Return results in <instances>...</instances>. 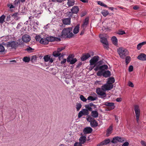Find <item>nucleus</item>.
Returning a JSON list of instances; mask_svg holds the SVG:
<instances>
[{
	"mask_svg": "<svg viewBox=\"0 0 146 146\" xmlns=\"http://www.w3.org/2000/svg\"><path fill=\"white\" fill-rule=\"evenodd\" d=\"M92 129L90 127H87L85 128L83 130V132L84 134H89L92 133Z\"/></svg>",
	"mask_w": 146,
	"mask_h": 146,
	"instance_id": "nucleus-13",
	"label": "nucleus"
},
{
	"mask_svg": "<svg viewBox=\"0 0 146 146\" xmlns=\"http://www.w3.org/2000/svg\"><path fill=\"white\" fill-rule=\"evenodd\" d=\"M50 57V56H49L48 55L44 56L43 58L44 59V61L46 62H48L49 60Z\"/></svg>",
	"mask_w": 146,
	"mask_h": 146,
	"instance_id": "nucleus-42",
	"label": "nucleus"
},
{
	"mask_svg": "<svg viewBox=\"0 0 146 146\" xmlns=\"http://www.w3.org/2000/svg\"><path fill=\"white\" fill-rule=\"evenodd\" d=\"M7 6L8 7H9V8L10 9H11L12 8H15V7L13 6V5L12 4H7Z\"/></svg>",
	"mask_w": 146,
	"mask_h": 146,
	"instance_id": "nucleus-59",
	"label": "nucleus"
},
{
	"mask_svg": "<svg viewBox=\"0 0 146 146\" xmlns=\"http://www.w3.org/2000/svg\"><path fill=\"white\" fill-rule=\"evenodd\" d=\"M87 120L90 122L91 126L92 127H96L98 126V124L97 122L94 118L88 115L87 118Z\"/></svg>",
	"mask_w": 146,
	"mask_h": 146,
	"instance_id": "nucleus-3",
	"label": "nucleus"
},
{
	"mask_svg": "<svg viewBox=\"0 0 146 146\" xmlns=\"http://www.w3.org/2000/svg\"><path fill=\"white\" fill-rule=\"evenodd\" d=\"M146 44V41L143 42L139 44L137 46V49L139 50L142 46Z\"/></svg>",
	"mask_w": 146,
	"mask_h": 146,
	"instance_id": "nucleus-27",
	"label": "nucleus"
},
{
	"mask_svg": "<svg viewBox=\"0 0 146 146\" xmlns=\"http://www.w3.org/2000/svg\"><path fill=\"white\" fill-rule=\"evenodd\" d=\"M89 22V19L88 18H86L85 19V21L82 25V26L83 27H86V26L88 24Z\"/></svg>",
	"mask_w": 146,
	"mask_h": 146,
	"instance_id": "nucleus-33",
	"label": "nucleus"
},
{
	"mask_svg": "<svg viewBox=\"0 0 146 146\" xmlns=\"http://www.w3.org/2000/svg\"><path fill=\"white\" fill-rule=\"evenodd\" d=\"M82 144L80 143H78V142L75 143L74 145V146H82Z\"/></svg>",
	"mask_w": 146,
	"mask_h": 146,
	"instance_id": "nucleus-62",
	"label": "nucleus"
},
{
	"mask_svg": "<svg viewBox=\"0 0 146 146\" xmlns=\"http://www.w3.org/2000/svg\"><path fill=\"white\" fill-rule=\"evenodd\" d=\"M108 68V66L107 65L104 64L101 66H97L94 69V70L96 71L100 70V71H99L98 72H102L105 71V70H107Z\"/></svg>",
	"mask_w": 146,
	"mask_h": 146,
	"instance_id": "nucleus-6",
	"label": "nucleus"
},
{
	"mask_svg": "<svg viewBox=\"0 0 146 146\" xmlns=\"http://www.w3.org/2000/svg\"><path fill=\"white\" fill-rule=\"evenodd\" d=\"M115 82V79L113 77H110L108 78V80L107 82L110 83L111 84L114 83Z\"/></svg>",
	"mask_w": 146,
	"mask_h": 146,
	"instance_id": "nucleus-31",
	"label": "nucleus"
},
{
	"mask_svg": "<svg viewBox=\"0 0 146 146\" xmlns=\"http://www.w3.org/2000/svg\"><path fill=\"white\" fill-rule=\"evenodd\" d=\"M117 52L120 57L124 59L128 54V51L127 49L122 47L119 48L117 50Z\"/></svg>",
	"mask_w": 146,
	"mask_h": 146,
	"instance_id": "nucleus-2",
	"label": "nucleus"
},
{
	"mask_svg": "<svg viewBox=\"0 0 146 146\" xmlns=\"http://www.w3.org/2000/svg\"><path fill=\"white\" fill-rule=\"evenodd\" d=\"M119 138L120 139H119V142H123L124 140V138H122L121 137H119Z\"/></svg>",
	"mask_w": 146,
	"mask_h": 146,
	"instance_id": "nucleus-63",
	"label": "nucleus"
},
{
	"mask_svg": "<svg viewBox=\"0 0 146 146\" xmlns=\"http://www.w3.org/2000/svg\"><path fill=\"white\" fill-rule=\"evenodd\" d=\"M119 139H120L119 138V137H113V138L112 140L111 141V142L113 143H116L119 142Z\"/></svg>",
	"mask_w": 146,
	"mask_h": 146,
	"instance_id": "nucleus-30",
	"label": "nucleus"
},
{
	"mask_svg": "<svg viewBox=\"0 0 146 146\" xmlns=\"http://www.w3.org/2000/svg\"><path fill=\"white\" fill-rule=\"evenodd\" d=\"M23 60L25 62H29L30 60V58L29 57L25 56L23 58Z\"/></svg>",
	"mask_w": 146,
	"mask_h": 146,
	"instance_id": "nucleus-38",
	"label": "nucleus"
},
{
	"mask_svg": "<svg viewBox=\"0 0 146 146\" xmlns=\"http://www.w3.org/2000/svg\"><path fill=\"white\" fill-rule=\"evenodd\" d=\"M113 130L112 125H111L106 130V136L108 137L112 133Z\"/></svg>",
	"mask_w": 146,
	"mask_h": 146,
	"instance_id": "nucleus-19",
	"label": "nucleus"
},
{
	"mask_svg": "<svg viewBox=\"0 0 146 146\" xmlns=\"http://www.w3.org/2000/svg\"><path fill=\"white\" fill-rule=\"evenodd\" d=\"M42 38L41 37V36L40 35H36L35 37V39L36 40V41H39L40 42V40Z\"/></svg>",
	"mask_w": 146,
	"mask_h": 146,
	"instance_id": "nucleus-47",
	"label": "nucleus"
},
{
	"mask_svg": "<svg viewBox=\"0 0 146 146\" xmlns=\"http://www.w3.org/2000/svg\"><path fill=\"white\" fill-rule=\"evenodd\" d=\"M98 99L97 97H94L92 96H89L87 98V99L89 100L93 101L96 100Z\"/></svg>",
	"mask_w": 146,
	"mask_h": 146,
	"instance_id": "nucleus-37",
	"label": "nucleus"
},
{
	"mask_svg": "<svg viewBox=\"0 0 146 146\" xmlns=\"http://www.w3.org/2000/svg\"><path fill=\"white\" fill-rule=\"evenodd\" d=\"M98 5H100L101 6L104 7H108L107 5L104 4L101 1H99L98 2Z\"/></svg>",
	"mask_w": 146,
	"mask_h": 146,
	"instance_id": "nucleus-46",
	"label": "nucleus"
},
{
	"mask_svg": "<svg viewBox=\"0 0 146 146\" xmlns=\"http://www.w3.org/2000/svg\"><path fill=\"white\" fill-rule=\"evenodd\" d=\"M134 110L135 113V116L137 122H138L139 117L140 115V111L138 105H135L134 106Z\"/></svg>",
	"mask_w": 146,
	"mask_h": 146,
	"instance_id": "nucleus-10",
	"label": "nucleus"
},
{
	"mask_svg": "<svg viewBox=\"0 0 146 146\" xmlns=\"http://www.w3.org/2000/svg\"><path fill=\"white\" fill-rule=\"evenodd\" d=\"M104 47L107 50H108L109 48L108 42H107L106 44H104Z\"/></svg>",
	"mask_w": 146,
	"mask_h": 146,
	"instance_id": "nucleus-53",
	"label": "nucleus"
},
{
	"mask_svg": "<svg viewBox=\"0 0 146 146\" xmlns=\"http://www.w3.org/2000/svg\"><path fill=\"white\" fill-rule=\"evenodd\" d=\"M79 25H77L74 28L73 30V33L74 34H76L78 33L79 30Z\"/></svg>",
	"mask_w": 146,
	"mask_h": 146,
	"instance_id": "nucleus-28",
	"label": "nucleus"
},
{
	"mask_svg": "<svg viewBox=\"0 0 146 146\" xmlns=\"http://www.w3.org/2000/svg\"><path fill=\"white\" fill-rule=\"evenodd\" d=\"M48 42H54L56 40V38L55 37L52 36H50L48 37H47Z\"/></svg>",
	"mask_w": 146,
	"mask_h": 146,
	"instance_id": "nucleus-25",
	"label": "nucleus"
},
{
	"mask_svg": "<svg viewBox=\"0 0 146 146\" xmlns=\"http://www.w3.org/2000/svg\"><path fill=\"white\" fill-rule=\"evenodd\" d=\"M129 143L127 142L124 143L122 145V146H128Z\"/></svg>",
	"mask_w": 146,
	"mask_h": 146,
	"instance_id": "nucleus-64",
	"label": "nucleus"
},
{
	"mask_svg": "<svg viewBox=\"0 0 146 146\" xmlns=\"http://www.w3.org/2000/svg\"><path fill=\"white\" fill-rule=\"evenodd\" d=\"M133 70V67L132 65L129 66V72H132Z\"/></svg>",
	"mask_w": 146,
	"mask_h": 146,
	"instance_id": "nucleus-60",
	"label": "nucleus"
},
{
	"mask_svg": "<svg viewBox=\"0 0 146 146\" xmlns=\"http://www.w3.org/2000/svg\"><path fill=\"white\" fill-rule=\"evenodd\" d=\"M105 92L103 91L102 88H98L96 89V93L99 96H100V98L104 99H105L107 95Z\"/></svg>",
	"mask_w": 146,
	"mask_h": 146,
	"instance_id": "nucleus-4",
	"label": "nucleus"
},
{
	"mask_svg": "<svg viewBox=\"0 0 146 146\" xmlns=\"http://www.w3.org/2000/svg\"><path fill=\"white\" fill-rule=\"evenodd\" d=\"M137 58L139 60L142 61H145L146 60V54L143 53H141L137 56Z\"/></svg>",
	"mask_w": 146,
	"mask_h": 146,
	"instance_id": "nucleus-15",
	"label": "nucleus"
},
{
	"mask_svg": "<svg viewBox=\"0 0 146 146\" xmlns=\"http://www.w3.org/2000/svg\"><path fill=\"white\" fill-rule=\"evenodd\" d=\"M117 34L119 35H122L123 34H125V32L123 31H119Z\"/></svg>",
	"mask_w": 146,
	"mask_h": 146,
	"instance_id": "nucleus-56",
	"label": "nucleus"
},
{
	"mask_svg": "<svg viewBox=\"0 0 146 146\" xmlns=\"http://www.w3.org/2000/svg\"><path fill=\"white\" fill-rule=\"evenodd\" d=\"M72 31V27H69L64 28L62 31L61 38H72L74 35L71 32Z\"/></svg>",
	"mask_w": 146,
	"mask_h": 146,
	"instance_id": "nucleus-1",
	"label": "nucleus"
},
{
	"mask_svg": "<svg viewBox=\"0 0 146 146\" xmlns=\"http://www.w3.org/2000/svg\"><path fill=\"white\" fill-rule=\"evenodd\" d=\"M19 14L18 13H13L12 15L11 16L12 17H14L15 19L16 20H19L20 17H19Z\"/></svg>",
	"mask_w": 146,
	"mask_h": 146,
	"instance_id": "nucleus-29",
	"label": "nucleus"
},
{
	"mask_svg": "<svg viewBox=\"0 0 146 146\" xmlns=\"http://www.w3.org/2000/svg\"><path fill=\"white\" fill-rule=\"evenodd\" d=\"M52 55L54 57H57L60 55L61 53L58 52L56 50L53 52Z\"/></svg>",
	"mask_w": 146,
	"mask_h": 146,
	"instance_id": "nucleus-36",
	"label": "nucleus"
},
{
	"mask_svg": "<svg viewBox=\"0 0 146 146\" xmlns=\"http://www.w3.org/2000/svg\"><path fill=\"white\" fill-rule=\"evenodd\" d=\"M96 74L98 76H103L105 78L109 77L111 75V72L108 70L102 72H98Z\"/></svg>",
	"mask_w": 146,
	"mask_h": 146,
	"instance_id": "nucleus-5",
	"label": "nucleus"
},
{
	"mask_svg": "<svg viewBox=\"0 0 146 146\" xmlns=\"http://www.w3.org/2000/svg\"><path fill=\"white\" fill-rule=\"evenodd\" d=\"M79 10V9L77 6H74L71 9V11L73 14H77Z\"/></svg>",
	"mask_w": 146,
	"mask_h": 146,
	"instance_id": "nucleus-16",
	"label": "nucleus"
},
{
	"mask_svg": "<svg viewBox=\"0 0 146 146\" xmlns=\"http://www.w3.org/2000/svg\"><path fill=\"white\" fill-rule=\"evenodd\" d=\"M83 115H84L83 112L81 111L79 112L78 114V118H80Z\"/></svg>",
	"mask_w": 146,
	"mask_h": 146,
	"instance_id": "nucleus-54",
	"label": "nucleus"
},
{
	"mask_svg": "<svg viewBox=\"0 0 146 146\" xmlns=\"http://www.w3.org/2000/svg\"><path fill=\"white\" fill-rule=\"evenodd\" d=\"M34 49L31 48L29 46H28L25 49V50L27 51L28 52L31 53L33 52Z\"/></svg>",
	"mask_w": 146,
	"mask_h": 146,
	"instance_id": "nucleus-32",
	"label": "nucleus"
},
{
	"mask_svg": "<svg viewBox=\"0 0 146 146\" xmlns=\"http://www.w3.org/2000/svg\"><path fill=\"white\" fill-rule=\"evenodd\" d=\"M82 105L80 103H76V108L77 111H78L82 107Z\"/></svg>",
	"mask_w": 146,
	"mask_h": 146,
	"instance_id": "nucleus-40",
	"label": "nucleus"
},
{
	"mask_svg": "<svg viewBox=\"0 0 146 146\" xmlns=\"http://www.w3.org/2000/svg\"><path fill=\"white\" fill-rule=\"evenodd\" d=\"M65 49V47H62L60 48H58L57 51L58 52L60 53V52L62 51V50H64Z\"/></svg>",
	"mask_w": 146,
	"mask_h": 146,
	"instance_id": "nucleus-52",
	"label": "nucleus"
},
{
	"mask_svg": "<svg viewBox=\"0 0 146 146\" xmlns=\"http://www.w3.org/2000/svg\"><path fill=\"white\" fill-rule=\"evenodd\" d=\"M104 105L106 106H108V110L110 111L114 109L115 108L114 103L113 102H108L105 103Z\"/></svg>",
	"mask_w": 146,
	"mask_h": 146,
	"instance_id": "nucleus-9",
	"label": "nucleus"
},
{
	"mask_svg": "<svg viewBox=\"0 0 146 146\" xmlns=\"http://www.w3.org/2000/svg\"><path fill=\"white\" fill-rule=\"evenodd\" d=\"M77 61V60L76 58H72V59L71 60L70 62V64H74Z\"/></svg>",
	"mask_w": 146,
	"mask_h": 146,
	"instance_id": "nucleus-44",
	"label": "nucleus"
},
{
	"mask_svg": "<svg viewBox=\"0 0 146 146\" xmlns=\"http://www.w3.org/2000/svg\"><path fill=\"white\" fill-rule=\"evenodd\" d=\"M81 111H82L83 113L84 114V115H88L89 114V112L88 111V110L86 109H83Z\"/></svg>",
	"mask_w": 146,
	"mask_h": 146,
	"instance_id": "nucleus-39",
	"label": "nucleus"
},
{
	"mask_svg": "<svg viewBox=\"0 0 146 146\" xmlns=\"http://www.w3.org/2000/svg\"><path fill=\"white\" fill-rule=\"evenodd\" d=\"M85 107L87 110H88V111H92V109L91 107L89 106L88 105H86L85 106Z\"/></svg>",
	"mask_w": 146,
	"mask_h": 146,
	"instance_id": "nucleus-45",
	"label": "nucleus"
},
{
	"mask_svg": "<svg viewBox=\"0 0 146 146\" xmlns=\"http://www.w3.org/2000/svg\"><path fill=\"white\" fill-rule=\"evenodd\" d=\"M51 1L52 2L61 3L64 1V0H51Z\"/></svg>",
	"mask_w": 146,
	"mask_h": 146,
	"instance_id": "nucleus-57",
	"label": "nucleus"
},
{
	"mask_svg": "<svg viewBox=\"0 0 146 146\" xmlns=\"http://www.w3.org/2000/svg\"><path fill=\"white\" fill-rule=\"evenodd\" d=\"M74 56L72 55H69L67 59V62H70L71 60L72 59V58H73Z\"/></svg>",
	"mask_w": 146,
	"mask_h": 146,
	"instance_id": "nucleus-41",
	"label": "nucleus"
},
{
	"mask_svg": "<svg viewBox=\"0 0 146 146\" xmlns=\"http://www.w3.org/2000/svg\"><path fill=\"white\" fill-rule=\"evenodd\" d=\"M141 143L143 146H146V143L144 141H143V140L141 141Z\"/></svg>",
	"mask_w": 146,
	"mask_h": 146,
	"instance_id": "nucleus-61",
	"label": "nucleus"
},
{
	"mask_svg": "<svg viewBox=\"0 0 146 146\" xmlns=\"http://www.w3.org/2000/svg\"><path fill=\"white\" fill-rule=\"evenodd\" d=\"M110 142V139H107L101 142L98 145V146H100L104 145H106Z\"/></svg>",
	"mask_w": 146,
	"mask_h": 146,
	"instance_id": "nucleus-18",
	"label": "nucleus"
},
{
	"mask_svg": "<svg viewBox=\"0 0 146 146\" xmlns=\"http://www.w3.org/2000/svg\"><path fill=\"white\" fill-rule=\"evenodd\" d=\"M22 40L25 42H29L31 40L30 36L27 35H25L23 36Z\"/></svg>",
	"mask_w": 146,
	"mask_h": 146,
	"instance_id": "nucleus-12",
	"label": "nucleus"
},
{
	"mask_svg": "<svg viewBox=\"0 0 146 146\" xmlns=\"http://www.w3.org/2000/svg\"><path fill=\"white\" fill-rule=\"evenodd\" d=\"M91 56L89 53H86L83 54L81 57V60L82 61H84Z\"/></svg>",
	"mask_w": 146,
	"mask_h": 146,
	"instance_id": "nucleus-14",
	"label": "nucleus"
},
{
	"mask_svg": "<svg viewBox=\"0 0 146 146\" xmlns=\"http://www.w3.org/2000/svg\"><path fill=\"white\" fill-rule=\"evenodd\" d=\"M98 112L96 108L95 110L92 111H91V115L94 118H96L98 117Z\"/></svg>",
	"mask_w": 146,
	"mask_h": 146,
	"instance_id": "nucleus-20",
	"label": "nucleus"
},
{
	"mask_svg": "<svg viewBox=\"0 0 146 146\" xmlns=\"http://www.w3.org/2000/svg\"><path fill=\"white\" fill-rule=\"evenodd\" d=\"M100 42L104 44L108 42L107 39L104 37L100 38Z\"/></svg>",
	"mask_w": 146,
	"mask_h": 146,
	"instance_id": "nucleus-26",
	"label": "nucleus"
},
{
	"mask_svg": "<svg viewBox=\"0 0 146 146\" xmlns=\"http://www.w3.org/2000/svg\"><path fill=\"white\" fill-rule=\"evenodd\" d=\"M40 43L43 44H48V42L47 38H42L40 41Z\"/></svg>",
	"mask_w": 146,
	"mask_h": 146,
	"instance_id": "nucleus-21",
	"label": "nucleus"
},
{
	"mask_svg": "<svg viewBox=\"0 0 146 146\" xmlns=\"http://www.w3.org/2000/svg\"><path fill=\"white\" fill-rule=\"evenodd\" d=\"M128 85L129 87L133 88L134 87V85L132 82H131L129 81L128 83Z\"/></svg>",
	"mask_w": 146,
	"mask_h": 146,
	"instance_id": "nucleus-58",
	"label": "nucleus"
},
{
	"mask_svg": "<svg viewBox=\"0 0 146 146\" xmlns=\"http://www.w3.org/2000/svg\"><path fill=\"white\" fill-rule=\"evenodd\" d=\"M86 138L85 136H82L79 139L80 143L81 144L84 143L86 142Z\"/></svg>",
	"mask_w": 146,
	"mask_h": 146,
	"instance_id": "nucleus-22",
	"label": "nucleus"
},
{
	"mask_svg": "<svg viewBox=\"0 0 146 146\" xmlns=\"http://www.w3.org/2000/svg\"><path fill=\"white\" fill-rule=\"evenodd\" d=\"M5 16L4 15H2L0 17V23L2 24L5 22Z\"/></svg>",
	"mask_w": 146,
	"mask_h": 146,
	"instance_id": "nucleus-35",
	"label": "nucleus"
},
{
	"mask_svg": "<svg viewBox=\"0 0 146 146\" xmlns=\"http://www.w3.org/2000/svg\"><path fill=\"white\" fill-rule=\"evenodd\" d=\"M101 13L105 17H106L109 14L108 11L106 10H103L101 12Z\"/></svg>",
	"mask_w": 146,
	"mask_h": 146,
	"instance_id": "nucleus-34",
	"label": "nucleus"
},
{
	"mask_svg": "<svg viewBox=\"0 0 146 146\" xmlns=\"http://www.w3.org/2000/svg\"><path fill=\"white\" fill-rule=\"evenodd\" d=\"M66 15L68 17V18H70L71 19V17H72L73 14V13L71 11H69L68 13H67Z\"/></svg>",
	"mask_w": 146,
	"mask_h": 146,
	"instance_id": "nucleus-49",
	"label": "nucleus"
},
{
	"mask_svg": "<svg viewBox=\"0 0 146 146\" xmlns=\"http://www.w3.org/2000/svg\"><path fill=\"white\" fill-rule=\"evenodd\" d=\"M111 39L113 44L115 45H117V40L115 36H113Z\"/></svg>",
	"mask_w": 146,
	"mask_h": 146,
	"instance_id": "nucleus-24",
	"label": "nucleus"
},
{
	"mask_svg": "<svg viewBox=\"0 0 146 146\" xmlns=\"http://www.w3.org/2000/svg\"><path fill=\"white\" fill-rule=\"evenodd\" d=\"M99 57L98 56H94L90 61V65H96V63L99 60Z\"/></svg>",
	"mask_w": 146,
	"mask_h": 146,
	"instance_id": "nucleus-11",
	"label": "nucleus"
},
{
	"mask_svg": "<svg viewBox=\"0 0 146 146\" xmlns=\"http://www.w3.org/2000/svg\"><path fill=\"white\" fill-rule=\"evenodd\" d=\"M89 106L90 107L93 106L94 107V108L95 109V108H96V105L94 104L93 103H91L88 104Z\"/></svg>",
	"mask_w": 146,
	"mask_h": 146,
	"instance_id": "nucleus-55",
	"label": "nucleus"
},
{
	"mask_svg": "<svg viewBox=\"0 0 146 146\" xmlns=\"http://www.w3.org/2000/svg\"><path fill=\"white\" fill-rule=\"evenodd\" d=\"M67 4L68 7L73 6L75 4L74 0H68Z\"/></svg>",
	"mask_w": 146,
	"mask_h": 146,
	"instance_id": "nucleus-23",
	"label": "nucleus"
},
{
	"mask_svg": "<svg viewBox=\"0 0 146 146\" xmlns=\"http://www.w3.org/2000/svg\"><path fill=\"white\" fill-rule=\"evenodd\" d=\"M19 45L18 43L16 41H11L8 42L7 44V47H11L12 48H15Z\"/></svg>",
	"mask_w": 146,
	"mask_h": 146,
	"instance_id": "nucleus-7",
	"label": "nucleus"
},
{
	"mask_svg": "<svg viewBox=\"0 0 146 146\" xmlns=\"http://www.w3.org/2000/svg\"><path fill=\"white\" fill-rule=\"evenodd\" d=\"M63 24L64 25H68L70 24L71 18H66L62 19Z\"/></svg>",
	"mask_w": 146,
	"mask_h": 146,
	"instance_id": "nucleus-17",
	"label": "nucleus"
},
{
	"mask_svg": "<svg viewBox=\"0 0 146 146\" xmlns=\"http://www.w3.org/2000/svg\"><path fill=\"white\" fill-rule=\"evenodd\" d=\"M131 57L129 56H127L125 58V62L126 64H127L130 61Z\"/></svg>",
	"mask_w": 146,
	"mask_h": 146,
	"instance_id": "nucleus-43",
	"label": "nucleus"
},
{
	"mask_svg": "<svg viewBox=\"0 0 146 146\" xmlns=\"http://www.w3.org/2000/svg\"><path fill=\"white\" fill-rule=\"evenodd\" d=\"M80 98V100L83 102H85L87 100V99L82 95H81Z\"/></svg>",
	"mask_w": 146,
	"mask_h": 146,
	"instance_id": "nucleus-48",
	"label": "nucleus"
},
{
	"mask_svg": "<svg viewBox=\"0 0 146 146\" xmlns=\"http://www.w3.org/2000/svg\"><path fill=\"white\" fill-rule=\"evenodd\" d=\"M113 87V84H111L107 82V83L102 86V88L104 91L109 90L112 89Z\"/></svg>",
	"mask_w": 146,
	"mask_h": 146,
	"instance_id": "nucleus-8",
	"label": "nucleus"
},
{
	"mask_svg": "<svg viewBox=\"0 0 146 146\" xmlns=\"http://www.w3.org/2000/svg\"><path fill=\"white\" fill-rule=\"evenodd\" d=\"M5 50L4 47L1 44H0V52H2L4 51Z\"/></svg>",
	"mask_w": 146,
	"mask_h": 146,
	"instance_id": "nucleus-51",
	"label": "nucleus"
},
{
	"mask_svg": "<svg viewBox=\"0 0 146 146\" xmlns=\"http://www.w3.org/2000/svg\"><path fill=\"white\" fill-rule=\"evenodd\" d=\"M37 57L36 55L33 56L31 58V61L32 62H34L36 60Z\"/></svg>",
	"mask_w": 146,
	"mask_h": 146,
	"instance_id": "nucleus-50",
	"label": "nucleus"
}]
</instances>
